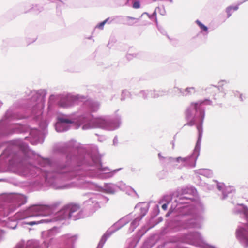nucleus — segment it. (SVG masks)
Instances as JSON below:
<instances>
[{"label": "nucleus", "mask_w": 248, "mask_h": 248, "mask_svg": "<svg viewBox=\"0 0 248 248\" xmlns=\"http://www.w3.org/2000/svg\"><path fill=\"white\" fill-rule=\"evenodd\" d=\"M205 103V101H199L196 103H191L186 108L185 114L187 121V125L192 126L195 124V118L193 117V111L199 112L201 122L200 125L197 126L198 138L193 153L190 155L185 157H178L177 158L170 157L169 161L174 163V165L179 169L183 167L194 168L196 166L197 159L199 156L201 141L202 137V124L205 117L204 109L201 107Z\"/></svg>", "instance_id": "1"}, {"label": "nucleus", "mask_w": 248, "mask_h": 248, "mask_svg": "<svg viewBox=\"0 0 248 248\" xmlns=\"http://www.w3.org/2000/svg\"><path fill=\"white\" fill-rule=\"evenodd\" d=\"M79 122L83 124V130L100 128L108 130H114L119 128L121 124L120 117L115 120L109 121L107 116H100L94 118L88 112H84L80 114Z\"/></svg>", "instance_id": "2"}, {"label": "nucleus", "mask_w": 248, "mask_h": 248, "mask_svg": "<svg viewBox=\"0 0 248 248\" xmlns=\"http://www.w3.org/2000/svg\"><path fill=\"white\" fill-rule=\"evenodd\" d=\"M234 212L239 215L240 217L244 218L242 222L248 229V209L244 204H238L234 209ZM236 237L244 248H248V230L246 228L238 227L236 231Z\"/></svg>", "instance_id": "3"}, {"label": "nucleus", "mask_w": 248, "mask_h": 248, "mask_svg": "<svg viewBox=\"0 0 248 248\" xmlns=\"http://www.w3.org/2000/svg\"><path fill=\"white\" fill-rule=\"evenodd\" d=\"M149 208V206L147 203L145 202L139 203L135 207V209L138 212L136 214L133 215L132 214H130L121 218L123 219L126 217L130 216V220L126 224H127L131 221L130 226L128 230L129 232H133L139 226L140 220L147 214Z\"/></svg>", "instance_id": "4"}, {"label": "nucleus", "mask_w": 248, "mask_h": 248, "mask_svg": "<svg viewBox=\"0 0 248 248\" xmlns=\"http://www.w3.org/2000/svg\"><path fill=\"white\" fill-rule=\"evenodd\" d=\"M58 220L71 219L73 220L79 219L83 217L82 210L79 205L71 204L61 210L58 214Z\"/></svg>", "instance_id": "5"}, {"label": "nucleus", "mask_w": 248, "mask_h": 248, "mask_svg": "<svg viewBox=\"0 0 248 248\" xmlns=\"http://www.w3.org/2000/svg\"><path fill=\"white\" fill-rule=\"evenodd\" d=\"M92 161V165L93 166L94 168L91 170L94 171V173L91 175V177H98L101 179L109 178L121 170L119 168L111 170L108 167L104 166L99 159H93Z\"/></svg>", "instance_id": "6"}, {"label": "nucleus", "mask_w": 248, "mask_h": 248, "mask_svg": "<svg viewBox=\"0 0 248 248\" xmlns=\"http://www.w3.org/2000/svg\"><path fill=\"white\" fill-rule=\"evenodd\" d=\"M203 219V217L201 215L191 214L185 216L179 230L200 229L202 227Z\"/></svg>", "instance_id": "7"}, {"label": "nucleus", "mask_w": 248, "mask_h": 248, "mask_svg": "<svg viewBox=\"0 0 248 248\" xmlns=\"http://www.w3.org/2000/svg\"><path fill=\"white\" fill-rule=\"evenodd\" d=\"M130 216H127L123 219H120L114 223L105 233L102 236L96 248H103L107 239L113 233L122 228L130 220Z\"/></svg>", "instance_id": "8"}, {"label": "nucleus", "mask_w": 248, "mask_h": 248, "mask_svg": "<svg viewBox=\"0 0 248 248\" xmlns=\"http://www.w3.org/2000/svg\"><path fill=\"white\" fill-rule=\"evenodd\" d=\"M86 98L82 95L68 94L66 96L61 98L59 105L63 108H69L84 102Z\"/></svg>", "instance_id": "9"}, {"label": "nucleus", "mask_w": 248, "mask_h": 248, "mask_svg": "<svg viewBox=\"0 0 248 248\" xmlns=\"http://www.w3.org/2000/svg\"><path fill=\"white\" fill-rule=\"evenodd\" d=\"M83 188L94 189L97 190L105 191L108 193H114L118 190V186L117 185L108 183L106 184L104 187L99 186L96 184L91 182H85L83 183L82 186Z\"/></svg>", "instance_id": "10"}, {"label": "nucleus", "mask_w": 248, "mask_h": 248, "mask_svg": "<svg viewBox=\"0 0 248 248\" xmlns=\"http://www.w3.org/2000/svg\"><path fill=\"white\" fill-rule=\"evenodd\" d=\"M183 241L184 242L195 246L202 247L204 244L203 238L199 232H189L184 236Z\"/></svg>", "instance_id": "11"}, {"label": "nucleus", "mask_w": 248, "mask_h": 248, "mask_svg": "<svg viewBox=\"0 0 248 248\" xmlns=\"http://www.w3.org/2000/svg\"><path fill=\"white\" fill-rule=\"evenodd\" d=\"M77 116L78 118L76 119H74L73 121H70L64 118H59L58 121L55 124L56 131L59 132L67 131L69 128V124L74 123H78V125L77 128L79 127L81 124L79 122L80 114H77Z\"/></svg>", "instance_id": "12"}, {"label": "nucleus", "mask_w": 248, "mask_h": 248, "mask_svg": "<svg viewBox=\"0 0 248 248\" xmlns=\"http://www.w3.org/2000/svg\"><path fill=\"white\" fill-rule=\"evenodd\" d=\"M43 171L45 173L46 181H47L48 183L52 185L53 187L55 188V189H65L69 188L70 187L69 186L67 185L58 186L55 185L53 182V180L54 178V177H56L57 175L60 173H62L65 172V171H60L59 170V169H58L57 170L53 172L48 171L46 170H43Z\"/></svg>", "instance_id": "13"}, {"label": "nucleus", "mask_w": 248, "mask_h": 248, "mask_svg": "<svg viewBox=\"0 0 248 248\" xmlns=\"http://www.w3.org/2000/svg\"><path fill=\"white\" fill-rule=\"evenodd\" d=\"M49 209V207L45 205H34L30 207L29 211L31 215L27 217H36L40 216H46L47 215L44 213V212Z\"/></svg>", "instance_id": "14"}, {"label": "nucleus", "mask_w": 248, "mask_h": 248, "mask_svg": "<svg viewBox=\"0 0 248 248\" xmlns=\"http://www.w3.org/2000/svg\"><path fill=\"white\" fill-rule=\"evenodd\" d=\"M166 94V93L162 90L159 91H142L140 93L141 96L144 98H147L148 97L151 98H157L159 96H162Z\"/></svg>", "instance_id": "15"}, {"label": "nucleus", "mask_w": 248, "mask_h": 248, "mask_svg": "<svg viewBox=\"0 0 248 248\" xmlns=\"http://www.w3.org/2000/svg\"><path fill=\"white\" fill-rule=\"evenodd\" d=\"M97 196L93 195L84 202L85 206H88L92 212H94L100 208L98 202L97 200Z\"/></svg>", "instance_id": "16"}, {"label": "nucleus", "mask_w": 248, "mask_h": 248, "mask_svg": "<svg viewBox=\"0 0 248 248\" xmlns=\"http://www.w3.org/2000/svg\"><path fill=\"white\" fill-rule=\"evenodd\" d=\"M60 232V230L58 228L53 227L49 230L45 231L42 232V237L45 240L49 239L52 240L53 238ZM51 242V241L49 242Z\"/></svg>", "instance_id": "17"}, {"label": "nucleus", "mask_w": 248, "mask_h": 248, "mask_svg": "<svg viewBox=\"0 0 248 248\" xmlns=\"http://www.w3.org/2000/svg\"><path fill=\"white\" fill-rule=\"evenodd\" d=\"M217 188L221 191L223 195V199H224L227 196V194L232 192L234 191L233 186H226L223 183H218L217 185Z\"/></svg>", "instance_id": "18"}, {"label": "nucleus", "mask_w": 248, "mask_h": 248, "mask_svg": "<svg viewBox=\"0 0 248 248\" xmlns=\"http://www.w3.org/2000/svg\"><path fill=\"white\" fill-rule=\"evenodd\" d=\"M194 172L196 174L203 175L207 178H210L213 175L212 171L209 169H202L195 170Z\"/></svg>", "instance_id": "19"}, {"label": "nucleus", "mask_w": 248, "mask_h": 248, "mask_svg": "<svg viewBox=\"0 0 248 248\" xmlns=\"http://www.w3.org/2000/svg\"><path fill=\"white\" fill-rule=\"evenodd\" d=\"M85 107H88L91 112H95L99 108V104L97 102L87 101L85 104Z\"/></svg>", "instance_id": "20"}, {"label": "nucleus", "mask_w": 248, "mask_h": 248, "mask_svg": "<svg viewBox=\"0 0 248 248\" xmlns=\"http://www.w3.org/2000/svg\"><path fill=\"white\" fill-rule=\"evenodd\" d=\"M39 242L38 241L31 240L27 243L26 247L25 248H38Z\"/></svg>", "instance_id": "21"}, {"label": "nucleus", "mask_w": 248, "mask_h": 248, "mask_svg": "<svg viewBox=\"0 0 248 248\" xmlns=\"http://www.w3.org/2000/svg\"><path fill=\"white\" fill-rule=\"evenodd\" d=\"M180 92L185 96L191 95L196 92V89L193 87L186 88L183 92Z\"/></svg>", "instance_id": "22"}, {"label": "nucleus", "mask_w": 248, "mask_h": 248, "mask_svg": "<svg viewBox=\"0 0 248 248\" xmlns=\"http://www.w3.org/2000/svg\"><path fill=\"white\" fill-rule=\"evenodd\" d=\"M52 220L50 219H41L38 221H30L28 222H25V224H27L30 226H33L34 225H37L43 223H47L51 222Z\"/></svg>", "instance_id": "23"}, {"label": "nucleus", "mask_w": 248, "mask_h": 248, "mask_svg": "<svg viewBox=\"0 0 248 248\" xmlns=\"http://www.w3.org/2000/svg\"><path fill=\"white\" fill-rule=\"evenodd\" d=\"M117 185V186H118V189H120L122 190L125 191L129 190H133V189L130 187H129L128 186H126V184L124 183H123V182H119L118 184Z\"/></svg>", "instance_id": "24"}, {"label": "nucleus", "mask_w": 248, "mask_h": 248, "mask_svg": "<svg viewBox=\"0 0 248 248\" xmlns=\"http://www.w3.org/2000/svg\"><path fill=\"white\" fill-rule=\"evenodd\" d=\"M238 6L228 7L226 8V12L227 13L228 17L229 18L231 16L233 11H236L238 10Z\"/></svg>", "instance_id": "25"}, {"label": "nucleus", "mask_w": 248, "mask_h": 248, "mask_svg": "<svg viewBox=\"0 0 248 248\" xmlns=\"http://www.w3.org/2000/svg\"><path fill=\"white\" fill-rule=\"evenodd\" d=\"M196 22L197 24L199 26L201 29L203 31H208V28L207 26L203 24L201 22H200L199 20H197L196 21Z\"/></svg>", "instance_id": "26"}, {"label": "nucleus", "mask_w": 248, "mask_h": 248, "mask_svg": "<svg viewBox=\"0 0 248 248\" xmlns=\"http://www.w3.org/2000/svg\"><path fill=\"white\" fill-rule=\"evenodd\" d=\"M109 18H107L106 20L103 21V22L100 23L98 25H96V27L100 29H103L104 28V25L108 22Z\"/></svg>", "instance_id": "27"}, {"label": "nucleus", "mask_w": 248, "mask_h": 248, "mask_svg": "<svg viewBox=\"0 0 248 248\" xmlns=\"http://www.w3.org/2000/svg\"><path fill=\"white\" fill-rule=\"evenodd\" d=\"M140 4L139 1H136L133 4V7L135 9H138L140 7Z\"/></svg>", "instance_id": "28"}, {"label": "nucleus", "mask_w": 248, "mask_h": 248, "mask_svg": "<svg viewBox=\"0 0 248 248\" xmlns=\"http://www.w3.org/2000/svg\"><path fill=\"white\" fill-rule=\"evenodd\" d=\"M157 9L159 10V13L161 15H164L165 14L166 11H165V8L164 7H162V8L158 7Z\"/></svg>", "instance_id": "29"}, {"label": "nucleus", "mask_w": 248, "mask_h": 248, "mask_svg": "<svg viewBox=\"0 0 248 248\" xmlns=\"http://www.w3.org/2000/svg\"><path fill=\"white\" fill-rule=\"evenodd\" d=\"M47 123L46 122H45L44 123L40 124V127L42 129H45L47 126Z\"/></svg>", "instance_id": "30"}, {"label": "nucleus", "mask_w": 248, "mask_h": 248, "mask_svg": "<svg viewBox=\"0 0 248 248\" xmlns=\"http://www.w3.org/2000/svg\"><path fill=\"white\" fill-rule=\"evenodd\" d=\"M228 82L227 80H221L218 82L219 86H223L224 85L227 84Z\"/></svg>", "instance_id": "31"}, {"label": "nucleus", "mask_w": 248, "mask_h": 248, "mask_svg": "<svg viewBox=\"0 0 248 248\" xmlns=\"http://www.w3.org/2000/svg\"><path fill=\"white\" fill-rule=\"evenodd\" d=\"M156 9H155V10L154 11V13L152 15V16H154L155 17V19L156 23L157 25L158 23H157V18H156Z\"/></svg>", "instance_id": "32"}, {"label": "nucleus", "mask_w": 248, "mask_h": 248, "mask_svg": "<svg viewBox=\"0 0 248 248\" xmlns=\"http://www.w3.org/2000/svg\"><path fill=\"white\" fill-rule=\"evenodd\" d=\"M180 199L181 200L186 199V200L187 201H190L191 200V199H192L191 198L186 197V196H181Z\"/></svg>", "instance_id": "33"}, {"label": "nucleus", "mask_w": 248, "mask_h": 248, "mask_svg": "<svg viewBox=\"0 0 248 248\" xmlns=\"http://www.w3.org/2000/svg\"><path fill=\"white\" fill-rule=\"evenodd\" d=\"M168 208V204L167 203H164L162 205V208L164 210H167Z\"/></svg>", "instance_id": "34"}, {"label": "nucleus", "mask_w": 248, "mask_h": 248, "mask_svg": "<svg viewBox=\"0 0 248 248\" xmlns=\"http://www.w3.org/2000/svg\"><path fill=\"white\" fill-rule=\"evenodd\" d=\"M118 139L116 137H115L113 139V144L116 145L118 143Z\"/></svg>", "instance_id": "35"}, {"label": "nucleus", "mask_w": 248, "mask_h": 248, "mask_svg": "<svg viewBox=\"0 0 248 248\" xmlns=\"http://www.w3.org/2000/svg\"><path fill=\"white\" fill-rule=\"evenodd\" d=\"M143 14H147V15H148V16H149V17L150 19H152V18L155 17L154 16H152V15L151 16H149L147 13H144L142 15H143Z\"/></svg>", "instance_id": "36"}, {"label": "nucleus", "mask_w": 248, "mask_h": 248, "mask_svg": "<svg viewBox=\"0 0 248 248\" xmlns=\"http://www.w3.org/2000/svg\"><path fill=\"white\" fill-rule=\"evenodd\" d=\"M44 161H45V162H46L47 163H48L47 167H50V165H49V164H48L49 160H48V159H47V160H44Z\"/></svg>", "instance_id": "37"}, {"label": "nucleus", "mask_w": 248, "mask_h": 248, "mask_svg": "<svg viewBox=\"0 0 248 248\" xmlns=\"http://www.w3.org/2000/svg\"><path fill=\"white\" fill-rule=\"evenodd\" d=\"M2 105H3V103L0 100V108L1 107Z\"/></svg>", "instance_id": "38"}, {"label": "nucleus", "mask_w": 248, "mask_h": 248, "mask_svg": "<svg viewBox=\"0 0 248 248\" xmlns=\"http://www.w3.org/2000/svg\"><path fill=\"white\" fill-rule=\"evenodd\" d=\"M158 156H159V158H163V157L161 156L160 153L158 154Z\"/></svg>", "instance_id": "39"}, {"label": "nucleus", "mask_w": 248, "mask_h": 248, "mask_svg": "<svg viewBox=\"0 0 248 248\" xmlns=\"http://www.w3.org/2000/svg\"><path fill=\"white\" fill-rule=\"evenodd\" d=\"M129 18L130 19H131L136 20V18H134V17H129ZM136 20H137V19H136Z\"/></svg>", "instance_id": "40"}, {"label": "nucleus", "mask_w": 248, "mask_h": 248, "mask_svg": "<svg viewBox=\"0 0 248 248\" xmlns=\"http://www.w3.org/2000/svg\"><path fill=\"white\" fill-rule=\"evenodd\" d=\"M127 93V92H123L122 93V94H126V93Z\"/></svg>", "instance_id": "41"}, {"label": "nucleus", "mask_w": 248, "mask_h": 248, "mask_svg": "<svg viewBox=\"0 0 248 248\" xmlns=\"http://www.w3.org/2000/svg\"><path fill=\"white\" fill-rule=\"evenodd\" d=\"M34 169L36 170H39V169L38 168H34Z\"/></svg>", "instance_id": "42"}, {"label": "nucleus", "mask_w": 248, "mask_h": 248, "mask_svg": "<svg viewBox=\"0 0 248 248\" xmlns=\"http://www.w3.org/2000/svg\"><path fill=\"white\" fill-rule=\"evenodd\" d=\"M169 1L171 3H172L173 2V0H169Z\"/></svg>", "instance_id": "43"}, {"label": "nucleus", "mask_w": 248, "mask_h": 248, "mask_svg": "<svg viewBox=\"0 0 248 248\" xmlns=\"http://www.w3.org/2000/svg\"><path fill=\"white\" fill-rule=\"evenodd\" d=\"M130 56V55H127V58H128V59H129V58H130V57H129Z\"/></svg>", "instance_id": "44"}, {"label": "nucleus", "mask_w": 248, "mask_h": 248, "mask_svg": "<svg viewBox=\"0 0 248 248\" xmlns=\"http://www.w3.org/2000/svg\"><path fill=\"white\" fill-rule=\"evenodd\" d=\"M74 237H75L76 239H77V237L76 236H72V238H74Z\"/></svg>", "instance_id": "45"}, {"label": "nucleus", "mask_w": 248, "mask_h": 248, "mask_svg": "<svg viewBox=\"0 0 248 248\" xmlns=\"http://www.w3.org/2000/svg\"><path fill=\"white\" fill-rule=\"evenodd\" d=\"M57 178H55V181H57Z\"/></svg>", "instance_id": "46"}, {"label": "nucleus", "mask_w": 248, "mask_h": 248, "mask_svg": "<svg viewBox=\"0 0 248 248\" xmlns=\"http://www.w3.org/2000/svg\"><path fill=\"white\" fill-rule=\"evenodd\" d=\"M153 1H156V0H152Z\"/></svg>", "instance_id": "47"}, {"label": "nucleus", "mask_w": 248, "mask_h": 248, "mask_svg": "<svg viewBox=\"0 0 248 248\" xmlns=\"http://www.w3.org/2000/svg\"><path fill=\"white\" fill-rule=\"evenodd\" d=\"M180 203H185V202H180Z\"/></svg>", "instance_id": "48"}, {"label": "nucleus", "mask_w": 248, "mask_h": 248, "mask_svg": "<svg viewBox=\"0 0 248 248\" xmlns=\"http://www.w3.org/2000/svg\"><path fill=\"white\" fill-rule=\"evenodd\" d=\"M129 0H127V1H129Z\"/></svg>", "instance_id": "49"}]
</instances>
